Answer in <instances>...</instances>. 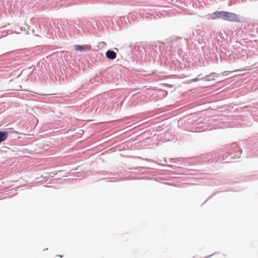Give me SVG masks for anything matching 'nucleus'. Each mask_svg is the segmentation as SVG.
I'll use <instances>...</instances> for the list:
<instances>
[{
    "mask_svg": "<svg viewBox=\"0 0 258 258\" xmlns=\"http://www.w3.org/2000/svg\"><path fill=\"white\" fill-rule=\"evenodd\" d=\"M5 28V27H4L2 29H0V35H1L2 37L6 36L8 34V32L5 31V30H3V29Z\"/></svg>",
    "mask_w": 258,
    "mask_h": 258,
    "instance_id": "7",
    "label": "nucleus"
},
{
    "mask_svg": "<svg viewBox=\"0 0 258 258\" xmlns=\"http://www.w3.org/2000/svg\"><path fill=\"white\" fill-rule=\"evenodd\" d=\"M228 155L225 158L224 155L221 156L217 153H208L205 155H203L201 157L197 158L198 162H213L215 161L218 162L219 161H225L226 162H230V159H237L240 157L242 151L236 143L232 144L229 149Z\"/></svg>",
    "mask_w": 258,
    "mask_h": 258,
    "instance_id": "1",
    "label": "nucleus"
},
{
    "mask_svg": "<svg viewBox=\"0 0 258 258\" xmlns=\"http://www.w3.org/2000/svg\"><path fill=\"white\" fill-rule=\"evenodd\" d=\"M139 48V55H143V52L142 51V50L140 48Z\"/></svg>",
    "mask_w": 258,
    "mask_h": 258,
    "instance_id": "9",
    "label": "nucleus"
},
{
    "mask_svg": "<svg viewBox=\"0 0 258 258\" xmlns=\"http://www.w3.org/2000/svg\"><path fill=\"white\" fill-rule=\"evenodd\" d=\"M75 47L76 50L80 51L83 50L89 51L91 49V46L89 44L84 45H76Z\"/></svg>",
    "mask_w": 258,
    "mask_h": 258,
    "instance_id": "3",
    "label": "nucleus"
},
{
    "mask_svg": "<svg viewBox=\"0 0 258 258\" xmlns=\"http://www.w3.org/2000/svg\"><path fill=\"white\" fill-rule=\"evenodd\" d=\"M9 132L0 131V143L5 141L8 137Z\"/></svg>",
    "mask_w": 258,
    "mask_h": 258,
    "instance_id": "6",
    "label": "nucleus"
},
{
    "mask_svg": "<svg viewBox=\"0 0 258 258\" xmlns=\"http://www.w3.org/2000/svg\"><path fill=\"white\" fill-rule=\"evenodd\" d=\"M212 19H221L229 22H240L239 17L235 13L226 11H216L211 16Z\"/></svg>",
    "mask_w": 258,
    "mask_h": 258,
    "instance_id": "2",
    "label": "nucleus"
},
{
    "mask_svg": "<svg viewBox=\"0 0 258 258\" xmlns=\"http://www.w3.org/2000/svg\"><path fill=\"white\" fill-rule=\"evenodd\" d=\"M160 46L159 45H156L155 46L150 47V53L153 56V57L156 56V54L158 53V51H160Z\"/></svg>",
    "mask_w": 258,
    "mask_h": 258,
    "instance_id": "5",
    "label": "nucleus"
},
{
    "mask_svg": "<svg viewBox=\"0 0 258 258\" xmlns=\"http://www.w3.org/2000/svg\"><path fill=\"white\" fill-rule=\"evenodd\" d=\"M7 132H9V134H13L15 132V131L14 130L13 128H10L8 131H7Z\"/></svg>",
    "mask_w": 258,
    "mask_h": 258,
    "instance_id": "8",
    "label": "nucleus"
},
{
    "mask_svg": "<svg viewBox=\"0 0 258 258\" xmlns=\"http://www.w3.org/2000/svg\"><path fill=\"white\" fill-rule=\"evenodd\" d=\"M199 80H200V79L199 78H196L195 80V81L197 82V81H199Z\"/></svg>",
    "mask_w": 258,
    "mask_h": 258,
    "instance_id": "10",
    "label": "nucleus"
},
{
    "mask_svg": "<svg viewBox=\"0 0 258 258\" xmlns=\"http://www.w3.org/2000/svg\"><path fill=\"white\" fill-rule=\"evenodd\" d=\"M116 53L111 50H108L106 52V56L109 59H114L116 57Z\"/></svg>",
    "mask_w": 258,
    "mask_h": 258,
    "instance_id": "4",
    "label": "nucleus"
},
{
    "mask_svg": "<svg viewBox=\"0 0 258 258\" xmlns=\"http://www.w3.org/2000/svg\"><path fill=\"white\" fill-rule=\"evenodd\" d=\"M210 76V75H207V76H206V77H206V78H207V77H209Z\"/></svg>",
    "mask_w": 258,
    "mask_h": 258,
    "instance_id": "11",
    "label": "nucleus"
}]
</instances>
